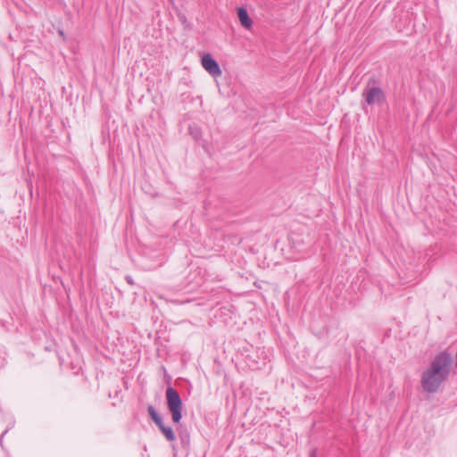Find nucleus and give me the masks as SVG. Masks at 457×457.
<instances>
[{
    "label": "nucleus",
    "mask_w": 457,
    "mask_h": 457,
    "mask_svg": "<svg viewBox=\"0 0 457 457\" xmlns=\"http://www.w3.org/2000/svg\"><path fill=\"white\" fill-rule=\"evenodd\" d=\"M453 356L447 351L437 353L421 375V386L427 393L436 392L447 380L453 366Z\"/></svg>",
    "instance_id": "f257e3e1"
},
{
    "label": "nucleus",
    "mask_w": 457,
    "mask_h": 457,
    "mask_svg": "<svg viewBox=\"0 0 457 457\" xmlns=\"http://www.w3.org/2000/svg\"><path fill=\"white\" fill-rule=\"evenodd\" d=\"M167 406L171 413V419L174 423H179L182 419L183 403L178 391L168 386L165 392Z\"/></svg>",
    "instance_id": "f03ea898"
},
{
    "label": "nucleus",
    "mask_w": 457,
    "mask_h": 457,
    "mask_svg": "<svg viewBox=\"0 0 457 457\" xmlns=\"http://www.w3.org/2000/svg\"><path fill=\"white\" fill-rule=\"evenodd\" d=\"M365 102L369 105L378 104L380 105L385 101V95L382 89L378 87H372L363 91Z\"/></svg>",
    "instance_id": "7ed1b4c3"
},
{
    "label": "nucleus",
    "mask_w": 457,
    "mask_h": 457,
    "mask_svg": "<svg viewBox=\"0 0 457 457\" xmlns=\"http://www.w3.org/2000/svg\"><path fill=\"white\" fill-rule=\"evenodd\" d=\"M202 65L212 76L219 77L221 75V70L218 62L210 54H206L202 57Z\"/></svg>",
    "instance_id": "20e7f679"
},
{
    "label": "nucleus",
    "mask_w": 457,
    "mask_h": 457,
    "mask_svg": "<svg viewBox=\"0 0 457 457\" xmlns=\"http://www.w3.org/2000/svg\"><path fill=\"white\" fill-rule=\"evenodd\" d=\"M237 16H238L241 25L245 29H251V27L253 25V21H252L251 18L249 17L247 10L245 8L239 7L237 9Z\"/></svg>",
    "instance_id": "39448f33"
},
{
    "label": "nucleus",
    "mask_w": 457,
    "mask_h": 457,
    "mask_svg": "<svg viewBox=\"0 0 457 457\" xmlns=\"http://www.w3.org/2000/svg\"><path fill=\"white\" fill-rule=\"evenodd\" d=\"M159 429L162 431L165 438L171 442L176 439L175 434L170 427L165 426L163 420L161 422V425H157Z\"/></svg>",
    "instance_id": "423d86ee"
},
{
    "label": "nucleus",
    "mask_w": 457,
    "mask_h": 457,
    "mask_svg": "<svg viewBox=\"0 0 457 457\" xmlns=\"http://www.w3.org/2000/svg\"><path fill=\"white\" fill-rule=\"evenodd\" d=\"M147 412L151 419L154 420V422L157 425H161V422L162 421V417L157 413L155 408L153 405H149L147 407Z\"/></svg>",
    "instance_id": "0eeeda50"
},
{
    "label": "nucleus",
    "mask_w": 457,
    "mask_h": 457,
    "mask_svg": "<svg viewBox=\"0 0 457 457\" xmlns=\"http://www.w3.org/2000/svg\"><path fill=\"white\" fill-rule=\"evenodd\" d=\"M5 433H6V431H5V432H4V433L1 435V438H3V437H4V435ZM0 441L2 442V439H0Z\"/></svg>",
    "instance_id": "6e6552de"
},
{
    "label": "nucleus",
    "mask_w": 457,
    "mask_h": 457,
    "mask_svg": "<svg viewBox=\"0 0 457 457\" xmlns=\"http://www.w3.org/2000/svg\"><path fill=\"white\" fill-rule=\"evenodd\" d=\"M311 457H314V453H312V456Z\"/></svg>",
    "instance_id": "1a4fd4ad"
}]
</instances>
